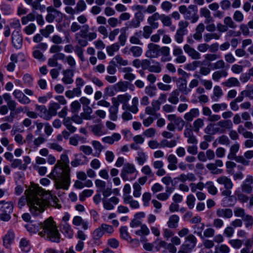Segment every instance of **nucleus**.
I'll use <instances>...</instances> for the list:
<instances>
[{
	"label": "nucleus",
	"mask_w": 253,
	"mask_h": 253,
	"mask_svg": "<svg viewBox=\"0 0 253 253\" xmlns=\"http://www.w3.org/2000/svg\"><path fill=\"white\" fill-rule=\"evenodd\" d=\"M179 217L176 214H173L169 217L167 222L168 226L170 228H175L178 226Z\"/></svg>",
	"instance_id": "39"
},
{
	"label": "nucleus",
	"mask_w": 253,
	"mask_h": 253,
	"mask_svg": "<svg viewBox=\"0 0 253 253\" xmlns=\"http://www.w3.org/2000/svg\"><path fill=\"white\" fill-rule=\"evenodd\" d=\"M120 232L121 237L124 240L129 241L130 240V236H129L127 228L126 226H122L120 228Z\"/></svg>",
	"instance_id": "64"
},
{
	"label": "nucleus",
	"mask_w": 253,
	"mask_h": 253,
	"mask_svg": "<svg viewBox=\"0 0 253 253\" xmlns=\"http://www.w3.org/2000/svg\"><path fill=\"white\" fill-rule=\"evenodd\" d=\"M73 224L75 226H82L84 230H87L89 228V223L86 220L83 219L82 217L80 216H76L73 219Z\"/></svg>",
	"instance_id": "25"
},
{
	"label": "nucleus",
	"mask_w": 253,
	"mask_h": 253,
	"mask_svg": "<svg viewBox=\"0 0 253 253\" xmlns=\"http://www.w3.org/2000/svg\"><path fill=\"white\" fill-rule=\"evenodd\" d=\"M218 127L216 126V124H212L211 123L209 124L205 128L204 131L207 134H214L218 133V130L217 131Z\"/></svg>",
	"instance_id": "49"
},
{
	"label": "nucleus",
	"mask_w": 253,
	"mask_h": 253,
	"mask_svg": "<svg viewBox=\"0 0 253 253\" xmlns=\"http://www.w3.org/2000/svg\"><path fill=\"white\" fill-rule=\"evenodd\" d=\"M216 215L219 217L230 218L233 216V211L229 208H218L216 211Z\"/></svg>",
	"instance_id": "21"
},
{
	"label": "nucleus",
	"mask_w": 253,
	"mask_h": 253,
	"mask_svg": "<svg viewBox=\"0 0 253 253\" xmlns=\"http://www.w3.org/2000/svg\"><path fill=\"white\" fill-rule=\"evenodd\" d=\"M14 239V233L13 230H9L3 238V245L6 248H9Z\"/></svg>",
	"instance_id": "22"
},
{
	"label": "nucleus",
	"mask_w": 253,
	"mask_h": 253,
	"mask_svg": "<svg viewBox=\"0 0 253 253\" xmlns=\"http://www.w3.org/2000/svg\"><path fill=\"white\" fill-rule=\"evenodd\" d=\"M179 94L180 93L178 89L173 90L169 94L168 101L171 104H177L179 102L178 96Z\"/></svg>",
	"instance_id": "45"
},
{
	"label": "nucleus",
	"mask_w": 253,
	"mask_h": 253,
	"mask_svg": "<svg viewBox=\"0 0 253 253\" xmlns=\"http://www.w3.org/2000/svg\"><path fill=\"white\" fill-rule=\"evenodd\" d=\"M112 105L110 107L109 109V118L113 121H116L118 119V113L119 111V106L112 103Z\"/></svg>",
	"instance_id": "35"
},
{
	"label": "nucleus",
	"mask_w": 253,
	"mask_h": 253,
	"mask_svg": "<svg viewBox=\"0 0 253 253\" xmlns=\"http://www.w3.org/2000/svg\"><path fill=\"white\" fill-rule=\"evenodd\" d=\"M125 204H128L132 209H138L139 207V204L138 201L133 199L132 196H128L124 198L123 200Z\"/></svg>",
	"instance_id": "42"
},
{
	"label": "nucleus",
	"mask_w": 253,
	"mask_h": 253,
	"mask_svg": "<svg viewBox=\"0 0 253 253\" xmlns=\"http://www.w3.org/2000/svg\"><path fill=\"white\" fill-rule=\"evenodd\" d=\"M12 94L20 104L27 105L31 102V100L26 94L32 96L34 95V92L29 88L24 89V92L19 89H15L13 91Z\"/></svg>",
	"instance_id": "6"
},
{
	"label": "nucleus",
	"mask_w": 253,
	"mask_h": 253,
	"mask_svg": "<svg viewBox=\"0 0 253 253\" xmlns=\"http://www.w3.org/2000/svg\"><path fill=\"white\" fill-rule=\"evenodd\" d=\"M160 46L159 45L153 43H150L148 44V49L146 51L145 55L147 57L154 58L158 55L160 51Z\"/></svg>",
	"instance_id": "17"
},
{
	"label": "nucleus",
	"mask_w": 253,
	"mask_h": 253,
	"mask_svg": "<svg viewBox=\"0 0 253 253\" xmlns=\"http://www.w3.org/2000/svg\"><path fill=\"white\" fill-rule=\"evenodd\" d=\"M36 110L39 112V116L45 120H49L50 116L48 115L47 109L44 105H35Z\"/></svg>",
	"instance_id": "28"
},
{
	"label": "nucleus",
	"mask_w": 253,
	"mask_h": 253,
	"mask_svg": "<svg viewBox=\"0 0 253 253\" xmlns=\"http://www.w3.org/2000/svg\"><path fill=\"white\" fill-rule=\"evenodd\" d=\"M157 88L154 85H148L145 88V93L149 96L152 97L156 95Z\"/></svg>",
	"instance_id": "62"
},
{
	"label": "nucleus",
	"mask_w": 253,
	"mask_h": 253,
	"mask_svg": "<svg viewBox=\"0 0 253 253\" xmlns=\"http://www.w3.org/2000/svg\"><path fill=\"white\" fill-rule=\"evenodd\" d=\"M121 71L124 73V79L131 82L136 78V76L132 73L133 69L130 67H126L121 69Z\"/></svg>",
	"instance_id": "24"
},
{
	"label": "nucleus",
	"mask_w": 253,
	"mask_h": 253,
	"mask_svg": "<svg viewBox=\"0 0 253 253\" xmlns=\"http://www.w3.org/2000/svg\"><path fill=\"white\" fill-rule=\"evenodd\" d=\"M137 173L138 171L133 164L126 163L123 166L120 175L124 181H131L136 179Z\"/></svg>",
	"instance_id": "5"
},
{
	"label": "nucleus",
	"mask_w": 253,
	"mask_h": 253,
	"mask_svg": "<svg viewBox=\"0 0 253 253\" xmlns=\"http://www.w3.org/2000/svg\"><path fill=\"white\" fill-rule=\"evenodd\" d=\"M19 247L21 251L28 253L31 249L30 241L26 238L21 239L19 243Z\"/></svg>",
	"instance_id": "40"
},
{
	"label": "nucleus",
	"mask_w": 253,
	"mask_h": 253,
	"mask_svg": "<svg viewBox=\"0 0 253 253\" xmlns=\"http://www.w3.org/2000/svg\"><path fill=\"white\" fill-rule=\"evenodd\" d=\"M222 85L227 87L240 86L241 84L238 80L235 77H231L221 83Z\"/></svg>",
	"instance_id": "30"
},
{
	"label": "nucleus",
	"mask_w": 253,
	"mask_h": 253,
	"mask_svg": "<svg viewBox=\"0 0 253 253\" xmlns=\"http://www.w3.org/2000/svg\"><path fill=\"white\" fill-rule=\"evenodd\" d=\"M199 110L197 108H193L185 114L184 119L187 122H191L194 118L199 116Z\"/></svg>",
	"instance_id": "29"
},
{
	"label": "nucleus",
	"mask_w": 253,
	"mask_h": 253,
	"mask_svg": "<svg viewBox=\"0 0 253 253\" xmlns=\"http://www.w3.org/2000/svg\"><path fill=\"white\" fill-rule=\"evenodd\" d=\"M113 65L126 66L128 65V61L124 59L120 55H116L110 62Z\"/></svg>",
	"instance_id": "31"
},
{
	"label": "nucleus",
	"mask_w": 253,
	"mask_h": 253,
	"mask_svg": "<svg viewBox=\"0 0 253 253\" xmlns=\"http://www.w3.org/2000/svg\"><path fill=\"white\" fill-rule=\"evenodd\" d=\"M204 228L205 224L204 223L196 224L192 226L193 233L200 237L201 238H203L202 232L204 229Z\"/></svg>",
	"instance_id": "44"
},
{
	"label": "nucleus",
	"mask_w": 253,
	"mask_h": 253,
	"mask_svg": "<svg viewBox=\"0 0 253 253\" xmlns=\"http://www.w3.org/2000/svg\"><path fill=\"white\" fill-rule=\"evenodd\" d=\"M63 77L62 81L65 84H70L74 82L73 77L74 73L71 69H67L63 71Z\"/></svg>",
	"instance_id": "20"
},
{
	"label": "nucleus",
	"mask_w": 253,
	"mask_h": 253,
	"mask_svg": "<svg viewBox=\"0 0 253 253\" xmlns=\"http://www.w3.org/2000/svg\"><path fill=\"white\" fill-rule=\"evenodd\" d=\"M161 148H173L175 147L177 144V141L176 140L173 139L170 141L167 139H163L161 141Z\"/></svg>",
	"instance_id": "51"
},
{
	"label": "nucleus",
	"mask_w": 253,
	"mask_h": 253,
	"mask_svg": "<svg viewBox=\"0 0 253 253\" xmlns=\"http://www.w3.org/2000/svg\"><path fill=\"white\" fill-rule=\"evenodd\" d=\"M223 94L221 88L218 85H215L213 87V94L211 96V99L214 102H217Z\"/></svg>",
	"instance_id": "33"
},
{
	"label": "nucleus",
	"mask_w": 253,
	"mask_h": 253,
	"mask_svg": "<svg viewBox=\"0 0 253 253\" xmlns=\"http://www.w3.org/2000/svg\"><path fill=\"white\" fill-rule=\"evenodd\" d=\"M168 162V168L170 170H174L177 169L178 159L173 154H169L167 157Z\"/></svg>",
	"instance_id": "27"
},
{
	"label": "nucleus",
	"mask_w": 253,
	"mask_h": 253,
	"mask_svg": "<svg viewBox=\"0 0 253 253\" xmlns=\"http://www.w3.org/2000/svg\"><path fill=\"white\" fill-rule=\"evenodd\" d=\"M131 95L128 93L119 94L116 97L112 98V102L118 106H119L120 104H122L123 110H127L133 114H136L138 112V98L137 97H134L131 100V105L129 106L128 102L131 99Z\"/></svg>",
	"instance_id": "4"
},
{
	"label": "nucleus",
	"mask_w": 253,
	"mask_h": 253,
	"mask_svg": "<svg viewBox=\"0 0 253 253\" xmlns=\"http://www.w3.org/2000/svg\"><path fill=\"white\" fill-rule=\"evenodd\" d=\"M227 108V104L223 102L221 103H215L211 106V109L215 113H218L220 111L226 110Z\"/></svg>",
	"instance_id": "56"
},
{
	"label": "nucleus",
	"mask_w": 253,
	"mask_h": 253,
	"mask_svg": "<svg viewBox=\"0 0 253 253\" xmlns=\"http://www.w3.org/2000/svg\"><path fill=\"white\" fill-rule=\"evenodd\" d=\"M25 194L27 195V205L33 215L40 214L49 205L58 209L61 208V205L59 204V200L56 197H53L49 193H45L37 185H31L25 191Z\"/></svg>",
	"instance_id": "1"
},
{
	"label": "nucleus",
	"mask_w": 253,
	"mask_h": 253,
	"mask_svg": "<svg viewBox=\"0 0 253 253\" xmlns=\"http://www.w3.org/2000/svg\"><path fill=\"white\" fill-rule=\"evenodd\" d=\"M40 226L39 235L40 236L53 242H59L60 235L52 217L47 218L43 222H41Z\"/></svg>",
	"instance_id": "3"
},
{
	"label": "nucleus",
	"mask_w": 253,
	"mask_h": 253,
	"mask_svg": "<svg viewBox=\"0 0 253 253\" xmlns=\"http://www.w3.org/2000/svg\"><path fill=\"white\" fill-rule=\"evenodd\" d=\"M224 25L228 28L235 29L237 25L230 16H226L223 20Z\"/></svg>",
	"instance_id": "60"
},
{
	"label": "nucleus",
	"mask_w": 253,
	"mask_h": 253,
	"mask_svg": "<svg viewBox=\"0 0 253 253\" xmlns=\"http://www.w3.org/2000/svg\"><path fill=\"white\" fill-rule=\"evenodd\" d=\"M120 49V45L118 43H113L106 47V51L108 55L112 56L115 52L118 51Z\"/></svg>",
	"instance_id": "52"
},
{
	"label": "nucleus",
	"mask_w": 253,
	"mask_h": 253,
	"mask_svg": "<svg viewBox=\"0 0 253 253\" xmlns=\"http://www.w3.org/2000/svg\"><path fill=\"white\" fill-rule=\"evenodd\" d=\"M113 88L116 92H125L128 88V83L125 81H120L113 86Z\"/></svg>",
	"instance_id": "34"
},
{
	"label": "nucleus",
	"mask_w": 253,
	"mask_h": 253,
	"mask_svg": "<svg viewBox=\"0 0 253 253\" xmlns=\"http://www.w3.org/2000/svg\"><path fill=\"white\" fill-rule=\"evenodd\" d=\"M129 51H130L131 54L133 57H138L142 55L143 49L141 47L138 46H132L129 47Z\"/></svg>",
	"instance_id": "54"
},
{
	"label": "nucleus",
	"mask_w": 253,
	"mask_h": 253,
	"mask_svg": "<svg viewBox=\"0 0 253 253\" xmlns=\"http://www.w3.org/2000/svg\"><path fill=\"white\" fill-rule=\"evenodd\" d=\"M143 15L140 12L135 13L134 17L130 21L127 22L125 25L129 29L137 28L140 25V22L143 20Z\"/></svg>",
	"instance_id": "9"
},
{
	"label": "nucleus",
	"mask_w": 253,
	"mask_h": 253,
	"mask_svg": "<svg viewBox=\"0 0 253 253\" xmlns=\"http://www.w3.org/2000/svg\"><path fill=\"white\" fill-rule=\"evenodd\" d=\"M223 165V162L221 160H216L214 163L208 164L206 165V167L212 174H218L222 173L223 170L222 169H217V168L221 167Z\"/></svg>",
	"instance_id": "14"
},
{
	"label": "nucleus",
	"mask_w": 253,
	"mask_h": 253,
	"mask_svg": "<svg viewBox=\"0 0 253 253\" xmlns=\"http://www.w3.org/2000/svg\"><path fill=\"white\" fill-rule=\"evenodd\" d=\"M152 65L151 64L149 68L148 71L150 73H160L162 72V66L159 62L152 61Z\"/></svg>",
	"instance_id": "48"
},
{
	"label": "nucleus",
	"mask_w": 253,
	"mask_h": 253,
	"mask_svg": "<svg viewBox=\"0 0 253 253\" xmlns=\"http://www.w3.org/2000/svg\"><path fill=\"white\" fill-rule=\"evenodd\" d=\"M3 98L6 102L7 105H2L0 106V114L5 115L8 112V110L11 111L10 115H12V112L14 111L16 107L17 103L12 99L11 95L7 93L3 94Z\"/></svg>",
	"instance_id": "7"
},
{
	"label": "nucleus",
	"mask_w": 253,
	"mask_h": 253,
	"mask_svg": "<svg viewBox=\"0 0 253 253\" xmlns=\"http://www.w3.org/2000/svg\"><path fill=\"white\" fill-rule=\"evenodd\" d=\"M12 43L16 49H20L23 44V38L19 30H14L11 36Z\"/></svg>",
	"instance_id": "11"
},
{
	"label": "nucleus",
	"mask_w": 253,
	"mask_h": 253,
	"mask_svg": "<svg viewBox=\"0 0 253 253\" xmlns=\"http://www.w3.org/2000/svg\"><path fill=\"white\" fill-rule=\"evenodd\" d=\"M183 49L185 52L192 59L199 60L201 58V54L189 44H186L184 45Z\"/></svg>",
	"instance_id": "16"
},
{
	"label": "nucleus",
	"mask_w": 253,
	"mask_h": 253,
	"mask_svg": "<svg viewBox=\"0 0 253 253\" xmlns=\"http://www.w3.org/2000/svg\"><path fill=\"white\" fill-rule=\"evenodd\" d=\"M228 76V72L225 70H220L215 71L212 75V79L216 82H218L222 77H226Z\"/></svg>",
	"instance_id": "38"
},
{
	"label": "nucleus",
	"mask_w": 253,
	"mask_h": 253,
	"mask_svg": "<svg viewBox=\"0 0 253 253\" xmlns=\"http://www.w3.org/2000/svg\"><path fill=\"white\" fill-rule=\"evenodd\" d=\"M60 108V105L56 102L50 103L47 110L48 115L50 116V120L52 116L57 114V111Z\"/></svg>",
	"instance_id": "36"
},
{
	"label": "nucleus",
	"mask_w": 253,
	"mask_h": 253,
	"mask_svg": "<svg viewBox=\"0 0 253 253\" xmlns=\"http://www.w3.org/2000/svg\"><path fill=\"white\" fill-rule=\"evenodd\" d=\"M13 209V204L10 202H5L1 206L0 211L2 212H7L11 213Z\"/></svg>",
	"instance_id": "59"
},
{
	"label": "nucleus",
	"mask_w": 253,
	"mask_h": 253,
	"mask_svg": "<svg viewBox=\"0 0 253 253\" xmlns=\"http://www.w3.org/2000/svg\"><path fill=\"white\" fill-rule=\"evenodd\" d=\"M219 133H225L228 129H230L233 127V124L230 120H223L218 121L216 123Z\"/></svg>",
	"instance_id": "15"
},
{
	"label": "nucleus",
	"mask_w": 253,
	"mask_h": 253,
	"mask_svg": "<svg viewBox=\"0 0 253 253\" xmlns=\"http://www.w3.org/2000/svg\"><path fill=\"white\" fill-rule=\"evenodd\" d=\"M91 132L95 135L100 136L106 134L104 126L102 124H98L90 126Z\"/></svg>",
	"instance_id": "26"
},
{
	"label": "nucleus",
	"mask_w": 253,
	"mask_h": 253,
	"mask_svg": "<svg viewBox=\"0 0 253 253\" xmlns=\"http://www.w3.org/2000/svg\"><path fill=\"white\" fill-rule=\"evenodd\" d=\"M135 234L138 236H147L150 234V230L147 225L145 224H142L140 229L136 230Z\"/></svg>",
	"instance_id": "57"
},
{
	"label": "nucleus",
	"mask_w": 253,
	"mask_h": 253,
	"mask_svg": "<svg viewBox=\"0 0 253 253\" xmlns=\"http://www.w3.org/2000/svg\"><path fill=\"white\" fill-rule=\"evenodd\" d=\"M216 182L220 185L224 186V190L221 192V195L226 197L224 198V200L227 199L231 194V189L233 187V183L230 178L226 176L222 175L216 179Z\"/></svg>",
	"instance_id": "8"
},
{
	"label": "nucleus",
	"mask_w": 253,
	"mask_h": 253,
	"mask_svg": "<svg viewBox=\"0 0 253 253\" xmlns=\"http://www.w3.org/2000/svg\"><path fill=\"white\" fill-rule=\"evenodd\" d=\"M91 144L95 150V154L94 155V156L99 157L100 156L101 151L103 150L104 147L101 143L96 140H93L91 142Z\"/></svg>",
	"instance_id": "47"
},
{
	"label": "nucleus",
	"mask_w": 253,
	"mask_h": 253,
	"mask_svg": "<svg viewBox=\"0 0 253 253\" xmlns=\"http://www.w3.org/2000/svg\"><path fill=\"white\" fill-rule=\"evenodd\" d=\"M204 126V122L203 119L201 118H198L196 119L193 124V130L195 132H199L200 129L202 128Z\"/></svg>",
	"instance_id": "55"
},
{
	"label": "nucleus",
	"mask_w": 253,
	"mask_h": 253,
	"mask_svg": "<svg viewBox=\"0 0 253 253\" xmlns=\"http://www.w3.org/2000/svg\"><path fill=\"white\" fill-rule=\"evenodd\" d=\"M11 162V167L13 169L18 168L20 170H25L27 168V166L25 164H23L22 161L20 159H13Z\"/></svg>",
	"instance_id": "41"
},
{
	"label": "nucleus",
	"mask_w": 253,
	"mask_h": 253,
	"mask_svg": "<svg viewBox=\"0 0 253 253\" xmlns=\"http://www.w3.org/2000/svg\"><path fill=\"white\" fill-rule=\"evenodd\" d=\"M87 162V158L82 153L75 154V159L71 161V165L73 167H77L79 166L84 165Z\"/></svg>",
	"instance_id": "18"
},
{
	"label": "nucleus",
	"mask_w": 253,
	"mask_h": 253,
	"mask_svg": "<svg viewBox=\"0 0 253 253\" xmlns=\"http://www.w3.org/2000/svg\"><path fill=\"white\" fill-rule=\"evenodd\" d=\"M121 138V135L118 133H114L111 136H106L102 139V141L109 144H113L115 141H118Z\"/></svg>",
	"instance_id": "32"
},
{
	"label": "nucleus",
	"mask_w": 253,
	"mask_h": 253,
	"mask_svg": "<svg viewBox=\"0 0 253 253\" xmlns=\"http://www.w3.org/2000/svg\"><path fill=\"white\" fill-rule=\"evenodd\" d=\"M167 118L169 121L173 123L178 131H180L183 129L185 122L181 117H177L175 114H170Z\"/></svg>",
	"instance_id": "10"
},
{
	"label": "nucleus",
	"mask_w": 253,
	"mask_h": 253,
	"mask_svg": "<svg viewBox=\"0 0 253 253\" xmlns=\"http://www.w3.org/2000/svg\"><path fill=\"white\" fill-rule=\"evenodd\" d=\"M69 159L66 154H62L48 176L54 180L57 189L68 190L71 183Z\"/></svg>",
	"instance_id": "2"
},
{
	"label": "nucleus",
	"mask_w": 253,
	"mask_h": 253,
	"mask_svg": "<svg viewBox=\"0 0 253 253\" xmlns=\"http://www.w3.org/2000/svg\"><path fill=\"white\" fill-rule=\"evenodd\" d=\"M140 33L141 31L136 32L133 36H131L129 38L130 42L134 44L142 45V43L139 39Z\"/></svg>",
	"instance_id": "61"
},
{
	"label": "nucleus",
	"mask_w": 253,
	"mask_h": 253,
	"mask_svg": "<svg viewBox=\"0 0 253 253\" xmlns=\"http://www.w3.org/2000/svg\"><path fill=\"white\" fill-rule=\"evenodd\" d=\"M189 10L184 15L186 20H190L192 23H195L199 19V16L197 14V10L193 5H190L188 7Z\"/></svg>",
	"instance_id": "12"
},
{
	"label": "nucleus",
	"mask_w": 253,
	"mask_h": 253,
	"mask_svg": "<svg viewBox=\"0 0 253 253\" xmlns=\"http://www.w3.org/2000/svg\"><path fill=\"white\" fill-rule=\"evenodd\" d=\"M197 239L193 234H189L185 239L184 243L182 245L190 251L195 248L197 243Z\"/></svg>",
	"instance_id": "19"
},
{
	"label": "nucleus",
	"mask_w": 253,
	"mask_h": 253,
	"mask_svg": "<svg viewBox=\"0 0 253 253\" xmlns=\"http://www.w3.org/2000/svg\"><path fill=\"white\" fill-rule=\"evenodd\" d=\"M220 35L216 33H206L204 35V41L206 42H210L212 40H219Z\"/></svg>",
	"instance_id": "53"
},
{
	"label": "nucleus",
	"mask_w": 253,
	"mask_h": 253,
	"mask_svg": "<svg viewBox=\"0 0 253 253\" xmlns=\"http://www.w3.org/2000/svg\"><path fill=\"white\" fill-rule=\"evenodd\" d=\"M147 159V157L143 151L142 149H139L136 157L137 163L139 165L142 166L146 162Z\"/></svg>",
	"instance_id": "46"
},
{
	"label": "nucleus",
	"mask_w": 253,
	"mask_h": 253,
	"mask_svg": "<svg viewBox=\"0 0 253 253\" xmlns=\"http://www.w3.org/2000/svg\"><path fill=\"white\" fill-rule=\"evenodd\" d=\"M54 27L52 25H48L45 28L40 30V33L45 38H48L50 34L54 31Z\"/></svg>",
	"instance_id": "58"
},
{
	"label": "nucleus",
	"mask_w": 253,
	"mask_h": 253,
	"mask_svg": "<svg viewBox=\"0 0 253 253\" xmlns=\"http://www.w3.org/2000/svg\"><path fill=\"white\" fill-rule=\"evenodd\" d=\"M75 39L78 43V45L85 47L88 45V42L86 37L81 36L80 35H75Z\"/></svg>",
	"instance_id": "50"
},
{
	"label": "nucleus",
	"mask_w": 253,
	"mask_h": 253,
	"mask_svg": "<svg viewBox=\"0 0 253 253\" xmlns=\"http://www.w3.org/2000/svg\"><path fill=\"white\" fill-rule=\"evenodd\" d=\"M61 230L62 233L67 237L71 238L73 236V230L68 223H62L61 224Z\"/></svg>",
	"instance_id": "37"
},
{
	"label": "nucleus",
	"mask_w": 253,
	"mask_h": 253,
	"mask_svg": "<svg viewBox=\"0 0 253 253\" xmlns=\"http://www.w3.org/2000/svg\"><path fill=\"white\" fill-rule=\"evenodd\" d=\"M40 223H33L29 222L25 225V227L27 231L31 233H35L40 230Z\"/></svg>",
	"instance_id": "43"
},
{
	"label": "nucleus",
	"mask_w": 253,
	"mask_h": 253,
	"mask_svg": "<svg viewBox=\"0 0 253 253\" xmlns=\"http://www.w3.org/2000/svg\"><path fill=\"white\" fill-rule=\"evenodd\" d=\"M195 201L196 198L193 194H190L187 196L186 203L189 209L191 210L193 209Z\"/></svg>",
	"instance_id": "63"
},
{
	"label": "nucleus",
	"mask_w": 253,
	"mask_h": 253,
	"mask_svg": "<svg viewBox=\"0 0 253 253\" xmlns=\"http://www.w3.org/2000/svg\"><path fill=\"white\" fill-rule=\"evenodd\" d=\"M119 199L115 196L112 197L109 199L103 198V208L106 210H112L114 209L115 206L119 204Z\"/></svg>",
	"instance_id": "13"
},
{
	"label": "nucleus",
	"mask_w": 253,
	"mask_h": 253,
	"mask_svg": "<svg viewBox=\"0 0 253 253\" xmlns=\"http://www.w3.org/2000/svg\"><path fill=\"white\" fill-rule=\"evenodd\" d=\"M174 179L184 183L186 181H195L197 179V178L194 173L188 172L186 174L183 173H181Z\"/></svg>",
	"instance_id": "23"
}]
</instances>
